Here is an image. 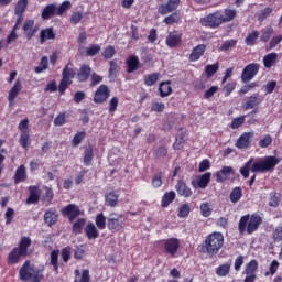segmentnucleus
Wrapping results in <instances>:
<instances>
[{
    "label": "nucleus",
    "mask_w": 282,
    "mask_h": 282,
    "mask_svg": "<svg viewBox=\"0 0 282 282\" xmlns=\"http://www.w3.org/2000/svg\"><path fill=\"white\" fill-rule=\"evenodd\" d=\"M29 0H19L14 8V14H25Z\"/></svg>",
    "instance_id": "nucleus-38"
},
{
    "label": "nucleus",
    "mask_w": 282,
    "mask_h": 282,
    "mask_svg": "<svg viewBox=\"0 0 282 282\" xmlns=\"http://www.w3.org/2000/svg\"><path fill=\"white\" fill-rule=\"evenodd\" d=\"M85 224H87V219L78 218L77 221L73 224L74 235H80V232H83V228H85Z\"/></svg>",
    "instance_id": "nucleus-37"
},
{
    "label": "nucleus",
    "mask_w": 282,
    "mask_h": 282,
    "mask_svg": "<svg viewBox=\"0 0 282 282\" xmlns=\"http://www.w3.org/2000/svg\"><path fill=\"white\" fill-rule=\"evenodd\" d=\"M257 39H259V31H253L245 39L246 45H254L257 43Z\"/></svg>",
    "instance_id": "nucleus-55"
},
{
    "label": "nucleus",
    "mask_w": 282,
    "mask_h": 282,
    "mask_svg": "<svg viewBox=\"0 0 282 282\" xmlns=\"http://www.w3.org/2000/svg\"><path fill=\"white\" fill-rule=\"evenodd\" d=\"M245 122H246V116L235 118L231 121V129H239V127H241V124H243Z\"/></svg>",
    "instance_id": "nucleus-61"
},
{
    "label": "nucleus",
    "mask_w": 282,
    "mask_h": 282,
    "mask_svg": "<svg viewBox=\"0 0 282 282\" xmlns=\"http://www.w3.org/2000/svg\"><path fill=\"white\" fill-rule=\"evenodd\" d=\"M254 138V132H245L237 140L236 147L237 149H248L250 147V139Z\"/></svg>",
    "instance_id": "nucleus-14"
},
{
    "label": "nucleus",
    "mask_w": 282,
    "mask_h": 282,
    "mask_svg": "<svg viewBox=\"0 0 282 282\" xmlns=\"http://www.w3.org/2000/svg\"><path fill=\"white\" fill-rule=\"evenodd\" d=\"M23 85L21 84V79L15 80L13 87L9 91V102H14V98L19 96Z\"/></svg>",
    "instance_id": "nucleus-23"
},
{
    "label": "nucleus",
    "mask_w": 282,
    "mask_h": 282,
    "mask_svg": "<svg viewBox=\"0 0 282 282\" xmlns=\"http://www.w3.org/2000/svg\"><path fill=\"white\" fill-rule=\"evenodd\" d=\"M72 80L68 79H64L62 77L59 85H58V91L61 94V96H63V94H65V91L67 90V87H69V85H72Z\"/></svg>",
    "instance_id": "nucleus-57"
},
{
    "label": "nucleus",
    "mask_w": 282,
    "mask_h": 282,
    "mask_svg": "<svg viewBox=\"0 0 282 282\" xmlns=\"http://www.w3.org/2000/svg\"><path fill=\"white\" fill-rule=\"evenodd\" d=\"M261 102H263V96L256 93L246 99L243 109H246V110L254 109V108L259 107Z\"/></svg>",
    "instance_id": "nucleus-11"
},
{
    "label": "nucleus",
    "mask_w": 282,
    "mask_h": 282,
    "mask_svg": "<svg viewBox=\"0 0 282 282\" xmlns=\"http://www.w3.org/2000/svg\"><path fill=\"white\" fill-rule=\"evenodd\" d=\"M253 162H254V159L251 158L245 164V166L240 167V174L242 175V177H245V180H247V177H250V171L252 173H265V170L263 169V161L258 163H253Z\"/></svg>",
    "instance_id": "nucleus-4"
},
{
    "label": "nucleus",
    "mask_w": 282,
    "mask_h": 282,
    "mask_svg": "<svg viewBox=\"0 0 282 282\" xmlns=\"http://www.w3.org/2000/svg\"><path fill=\"white\" fill-rule=\"evenodd\" d=\"M96 226L99 228V230H105L107 228V217H105V214L100 213L96 216Z\"/></svg>",
    "instance_id": "nucleus-44"
},
{
    "label": "nucleus",
    "mask_w": 282,
    "mask_h": 282,
    "mask_svg": "<svg viewBox=\"0 0 282 282\" xmlns=\"http://www.w3.org/2000/svg\"><path fill=\"white\" fill-rule=\"evenodd\" d=\"M224 246V235L220 232H214L210 234L203 245V249H205V252L207 254H217L219 250H221V247Z\"/></svg>",
    "instance_id": "nucleus-2"
},
{
    "label": "nucleus",
    "mask_w": 282,
    "mask_h": 282,
    "mask_svg": "<svg viewBox=\"0 0 282 282\" xmlns=\"http://www.w3.org/2000/svg\"><path fill=\"white\" fill-rule=\"evenodd\" d=\"M91 160H94V147L89 145L85 149L84 153V164L85 166H89L91 163Z\"/></svg>",
    "instance_id": "nucleus-42"
},
{
    "label": "nucleus",
    "mask_w": 282,
    "mask_h": 282,
    "mask_svg": "<svg viewBox=\"0 0 282 282\" xmlns=\"http://www.w3.org/2000/svg\"><path fill=\"white\" fill-rule=\"evenodd\" d=\"M109 96H111L109 86L100 85L95 91L94 102H96V105H102V102H107V100H109Z\"/></svg>",
    "instance_id": "nucleus-6"
},
{
    "label": "nucleus",
    "mask_w": 282,
    "mask_h": 282,
    "mask_svg": "<svg viewBox=\"0 0 282 282\" xmlns=\"http://www.w3.org/2000/svg\"><path fill=\"white\" fill-rule=\"evenodd\" d=\"M85 234L88 239H98L99 237L98 228H96V225H94V223L87 224L85 228Z\"/></svg>",
    "instance_id": "nucleus-29"
},
{
    "label": "nucleus",
    "mask_w": 282,
    "mask_h": 282,
    "mask_svg": "<svg viewBox=\"0 0 282 282\" xmlns=\"http://www.w3.org/2000/svg\"><path fill=\"white\" fill-rule=\"evenodd\" d=\"M100 52V45L93 44L86 50V56H96Z\"/></svg>",
    "instance_id": "nucleus-63"
},
{
    "label": "nucleus",
    "mask_w": 282,
    "mask_h": 282,
    "mask_svg": "<svg viewBox=\"0 0 282 282\" xmlns=\"http://www.w3.org/2000/svg\"><path fill=\"white\" fill-rule=\"evenodd\" d=\"M178 6H180V0H169L166 4H161L159 7V12L160 14H169L170 12L177 10Z\"/></svg>",
    "instance_id": "nucleus-17"
},
{
    "label": "nucleus",
    "mask_w": 282,
    "mask_h": 282,
    "mask_svg": "<svg viewBox=\"0 0 282 282\" xmlns=\"http://www.w3.org/2000/svg\"><path fill=\"white\" fill-rule=\"evenodd\" d=\"M54 14H56V4H47L42 11V19L47 21V19H50V17H54Z\"/></svg>",
    "instance_id": "nucleus-36"
},
{
    "label": "nucleus",
    "mask_w": 282,
    "mask_h": 282,
    "mask_svg": "<svg viewBox=\"0 0 282 282\" xmlns=\"http://www.w3.org/2000/svg\"><path fill=\"white\" fill-rule=\"evenodd\" d=\"M44 221L47 226H54L58 221V215L54 209H48L44 214Z\"/></svg>",
    "instance_id": "nucleus-26"
},
{
    "label": "nucleus",
    "mask_w": 282,
    "mask_h": 282,
    "mask_svg": "<svg viewBox=\"0 0 282 282\" xmlns=\"http://www.w3.org/2000/svg\"><path fill=\"white\" fill-rule=\"evenodd\" d=\"M72 8V2L69 1H64L58 8L55 9V14L57 17H63L67 10Z\"/></svg>",
    "instance_id": "nucleus-46"
},
{
    "label": "nucleus",
    "mask_w": 282,
    "mask_h": 282,
    "mask_svg": "<svg viewBox=\"0 0 282 282\" xmlns=\"http://www.w3.org/2000/svg\"><path fill=\"white\" fill-rule=\"evenodd\" d=\"M109 65H110L109 78H116V76L118 75V72L120 70L118 63L116 61H110Z\"/></svg>",
    "instance_id": "nucleus-53"
},
{
    "label": "nucleus",
    "mask_w": 282,
    "mask_h": 282,
    "mask_svg": "<svg viewBox=\"0 0 282 282\" xmlns=\"http://www.w3.org/2000/svg\"><path fill=\"white\" fill-rule=\"evenodd\" d=\"M20 144L23 149L30 147V132L22 130V133L20 135Z\"/></svg>",
    "instance_id": "nucleus-51"
},
{
    "label": "nucleus",
    "mask_w": 282,
    "mask_h": 282,
    "mask_svg": "<svg viewBox=\"0 0 282 282\" xmlns=\"http://www.w3.org/2000/svg\"><path fill=\"white\" fill-rule=\"evenodd\" d=\"M105 199L107 206H110L111 208H116V206H118V194H116V192L106 194Z\"/></svg>",
    "instance_id": "nucleus-35"
},
{
    "label": "nucleus",
    "mask_w": 282,
    "mask_h": 282,
    "mask_svg": "<svg viewBox=\"0 0 282 282\" xmlns=\"http://www.w3.org/2000/svg\"><path fill=\"white\" fill-rule=\"evenodd\" d=\"M102 56L106 59L113 58V56H116V48L113 46L106 47L102 53Z\"/></svg>",
    "instance_id": "nucleus-62"
},
{
    "label": "nucleus",
    "mask_w": 282,
    "mask_h": 282,
    "mask_svg": "<svg viewBox=\"0 0 282 282\" xmlns=\"http://www.w3.org/2000/svg\"><path fill=\"white\" fill-rule=\"evenodd\" d=\"M212 175L213 174L210 172H207L203 175L197 176L192 181V186H194L195 188H206L208 184H210Z\"/></svg>",
    "instance_id": "nucleus-9"
},
{
    "label": "nucleus",
    "mask_w": 282,
    "mask_h": 282,
    "mask_svg": "<svg viewBox=\"0 0 282 282\" xmlns=\"http://www.w3.org/2000/svg\"><path fill=\"white\" fill-rule=\"evenodd\" d=\"M164 249L167 252V254H171V257H175V254H177V250H180V239H167L164 243Z\"/></svg>",
    "instance_id": "nucleus-12"
},
{
    "label": "nucleus",
    "mask_w": 282,
    "mask_h": 282,
    "mask_svg": "<svg viewBox=\"0 0 282 282\" xmlns=\"http://www.w3.org/2000/svg\"><path fill=\"white\" fill-rule=\"evenodd\" d=\"M186 142V132H182L174 142V149L180 151V149H184V144Z\"/></svg>",
    "instance_id": "nucleus-48"
},
{
    "label": "nucleus",
    "mask_w": 282,
    "mask_h": 282,
    "mask_svg": "<svg viewBox=\"0 0 282 282\" xmlns=\"http://www.w3.org/2000/svg\"><path fill=\"white\" fill-rule=\"evenodd\" d=\"M175 188L176 193H178V195H182L183 197H191V195H193V191H191V188L186 186V183H184V181H178Z\"/></svg>",
    "instance_id": "nucleus-20"
},
{
    "label": "nucleus",
    "mask_w": 282,
    "mask_h": 282,
    "mask_svg": "<svg viewBox=\"0 0 282 282\" xmlns=\"http://www.w3.org/2000/svg\"><path fill=\"white\" fill-rule=\"evenodd\" d=\"M276 58H279V54L270 53L263 57V65L267 69H270L274 63H276Z\"/></svg>",
    "instance_id": "nucleus-34"
},
{
    "label": "nucleus",
    "mask_w": 282,
    "mask_h": 282,
    "mask_svg": "<svg viewBox=\"0 0 282 282\" xmlns=\"http://www.w3.org/2000/svg\"><path fill=\"white\" fill-rule=\"evenodd\" d=\"M62 215L64 217H68V220L72 224V221H74L76 217H80V215H83V212H80V208H78L77 205L69 204L66 207L62 208Z\"/></svg>",
    "instance_id": "nucleus-8"
},
{
    "label": "nucleus",
    "mask_w": 282,
    "mask_h": 282,
    "mask_svg": "<svg viewBox=\"0 0 282 282\" xmlns=\"http://www.w3.org/2000/svg\"><path fill=\"white\" fill-rule=\"evenodd\" d=\"M279 204H281V194H276L275 192L271 193L269 206H271V208H278Z\"/></svg>",
    "instance_id": "nucleus-45"
},
{
    "label": "nucleus",
    "mask_w": 282,
    "mask_h": 282,
    "mask_svg": "<svg viewBox=\"0 0 282 282\" xmlns=\"http://www.w3.org/2000/svg\"><path fill=\"white\" fill-rule=\"evenodd\" d=\"M279 164V159L275 156H268L264 161H262V166L264 171H272L274 166Z\"/></svg>",
    "instance_id": "nucleus-31"
},
{
    "label": "nucleus",
    "mask_w": 282,
    "mask_h": 282,
    "mask_svg": "<svg viewBox=\"0 0 282 282\" xmlns=\"http://www.w3.org/2000/svg\"><path fill=\"white\" fill-rule=\"evenodd\" d=\"M22 30L28 41H32V37L39 32V26H34V20H26Z\"/></svg>",
    "instance_id": "nucleus-10"
},
{
    "label": "nucleus",
    "mask_w": 282,
    "mask_h": 282,
    "mask_svg": "<svg viewBox=\"0 0 282 282\" xmlns=\"http://www.w3.org/2000/svg\"><path fill=\"white\" fill-rule=\"evenodd\" d=\"M204 52H206V46L204 44L197 45L196 47L193 48L189 55V61L192 62L199 61V58L204 56Z\"/></svg>",
    "instance_id": "nucleus-19"
},
{
    "label": "nucleus",
    "mask_w": 282,
    "mask_h": 282,
    "mask_svg": "<svg viewBox=\"0 0 282 282\" xmlns=\"http://www.w3.org/2000/svg\"><path fill=\"white\" fill-rule=\"evenodd\" d=\"M51 265H53L55 272H58V250L51 252Z\"/></svg>",
    "instance_id": "nucleus-56"
},
{
    "label": "nucleus",
    "mask_w": 282,
    "mask_h": 282,
    "mask_svg": "<svg viewBox=\"0 0 282 282\" xmlns=\"http://www.w3.org/2000/svg\"><path fill=\"white\" fill-rule=\"evenodd\" d=\"M76 76V72L74 68L69 67V63L64 67L63 73H62V78L64 80H72Z\"/></svg>",
    "instance_id": "nucleus-39"
},
{
    "label": "nucleus",
    "mask_w": 282,
    "mask_h": 282,
    "mask_svg": "<svg viewBox=\"0 0 282 282\" xmlns=\"http://www.w3.org/2000/svg\"><path fill=\"white\" fill-rule=\"evenodd\" d=\"M29 193H30V196L26 199V204H39V199L41 197V194L39 193V187L30 186Z\"/></svg>",
    "instance_id": "nucleus-25"
},
{
    "label": "nucleus",
    "mask_w": 282,
    "mask_h": 282,
    "mask_svg": "<svg viewBox=\"0 0 282 282\" xmlns=\"http://www.w3.org/2000/svg\"><path fill=\"white\" fill-rule=\"evenodd\" d=\"M91 76V67L87 64H83L77 73V79L79 83H87Z\"/></svg>",
    "instance_id": "nucleus-15"
},
{
    "label": "nucleus",
    "mask_w": 282,
    "mask_h": 282,
    "mask_svg": "<svg viewBox=\"0 0 282 282\" xmlns=\"http://www.w3.org/2000/svg\"><path fill=\"white\" fill-rule=\"evenodd\" d=\"M86 137H87V132L85 131L77 132L72 140V147H75V148L78 147L80 142L85 140Z\"/></svg>",
    "instance_id": "nucleus-49"
},
{
    "label": "nucleus",
    "mask_w": 282,
    "mask_h": 282,
    "mask_svg": "<svg viewBox=\"0 0 282 282\" xmlns=\"http://www.w3.org/2000/svg\"><path fill=\"white\" fill-rule=\"evenodd\" d=\"M217 72H219V63H216L213 65H207L205 68V74H206L207 78H213V76H215V74H217Z\"/></svg>",
    "instance_id": "nucleus-47"
},
{
    "label": "nucleus",
    "mask_w": 282,
    "mask_h": 282,
    "mask_svg": "<svg viewBox=\"0 0 282 282\" xmlns=\"http://www.w3.org/2000/svg\"><path fill=\"white\" fill-rule=\"evenodd\" d=\"M230 268H231V264L228 263V262L224 263V264H220L216 269L217 276H228V274H230Z\"/></svg>",
    "instance_id": "nucleus-40"
},
{
    "label": "nucleus",
    "mask_w": 282,
    "mask_h": 282,
    "mask_svg": "<svg viewBox=\"0 0 282 282\" xmlns=\"http://www.w3.org/2000/svg\"><path fill=\"white\" fill-rule=\"evenodd\" d=\"M257 270H259V262H257V260H251L246 265L245 274H257Z\"/></svg>",
    "instance_id": "nucleus-43"
},
{
    "label": "nucleus",
    "mask_w": 282,
    "mask_h": 282,
    "mask_svg": "<svg viewBox=\"0 0 282 282\" xmlns=\"http://www.w3.org/2000/svg\"><path fill=\"white\" fill-rule=\"evenodd\" d=\"M234 47H237V40H228L223 43L220 46V52H228L229 50H232Z\"/></svg>",
    "instance_id": "nucleus-52"
},
{
    "label": "nucleus",
    "mask_w": 282,
    "mask_h": 282,
    "mask_svg": "<svg viewBox=\"0 0 282 282\" xmlns=\"http://www.w3.org/2000/svg\"><path fill=\"white\" fill-rule=\"evenodd\" d=\"M189 214H191V205L189 204H184L180 207L178 217H181V218L188 217Z\"/></svg>",
    "instance_id": "nucleus-59"
},
{
    "label": "nucleus",
    "mask_w": 282,
    "mask_h": 282,
    "mask_svg": "<svg viewBox=\"0 0 282 282\" xmlns=\"http://www.w3.org/2000/svg\"><path fill=\"white\" fill-rule=\"evenodd\" d=\"M28 178V173L25 172V165H20L14 174V184H19L21 182H25Z\"/></svg>",
    "instance_id": "nucleus-28"
},
{
    "label": "nucleus",
    "mask_w": 282,
    "mask_h": 282,
    "mask_svg": "<svg viewBox=\"0 0 282 282\" xmlns=\"http://www.w3.org/2000/svg\"><path fill=\"white\" fill-rule=\"evenodd\" d=\"M230 175H235V170L231 166H223V169L216 173V182H226Z\"/></svg>",
    "instance_id": "nucleus-16"
},
{
    "label": "nucleus",
    "mask_w": 282,
    "mask_h": 282,
    "mask_svg": "<svg viewBox=\"0 0 282 282\" xmlns=\"http://www.w3.org/2000/svg\"><path fill=\"white\" fill-rule=\"evenodd\" d=\"M237 17V11L235 9H225L224 14H221L223 23H230L235 21Z\"/></svg>",
    "instance_id": "nucleus-33"
},
{
    "label": "nucleus",
    "mask_w": 282,
    "mask_h": 282,
    "mask_svg": "<svg viewBox=\"0 0 282 282\" xmlns=\"http://www.w3.org/2000/svg\"><path fill=\"white\" fill-rule=\"evenodd\" d=\"M259 67H261L258 63H251L247 65L241 73V82L250 83L252 78H254L256 74H259Z\"/></svg>",
    "instance_id": "nucleus-7"
},
{
    "label": "nucleus",
    "mask_w": 282,
    "mask_h": 282,
    "mask_svg": "<svg viewBox=\"0 0 282 282\" xmlns=\"http://www.w3.org/2000/svg\"><path fill=\"white\" fill-rule=\"evenodd\" d=\"M124 221H127V219L122 214L111 213L107 218V228L111 230V232H118L127 226Z\"/></svg>",
    "instance_id": "nucleus-3"
},
{
    "label": "nucleus",
    "mask_w": 282,
    "mask_h": 282,
    "mask_svg": "<svg viewBox=\"0 0 282 282\" xmlns=\"http://www.w3.org/2000/svg\"><path fill=\"white\" fill-rule=\"evenodd\" d=\"M200 23L205 28H219V25L224 23L221 12L216 11L214 13L208 14L207 17L200 19Z\"/></svg>",
    "instance_id": "nucleus-5"
},
{
    "label": "nucleus",
    "mask_w": 282,
    "mask_h": 282,
    "mask_svg": "<svg viewBox=\"0 0 282 282\" xmlns=\"http://www.w3.org/2000/svg\"><path fill=\"white\" fill-rule=\"evenodd\" d=\"M34 269H32V265L30 264V261H25L24 264L20 269V279L22 281H30L33 276Z\"/></svg>",
    "instance_id": "nucleus-13"
},
{
    "label": "nucleus",
    "mask_w": 282,
    "mask_h": 282,
    "mask_svg": "<svg viewBox=\"0 0 282 282\" xmlns=\"http://www.w3.org/2000/svg\"><path fill=\"white\" fill-rule=\"evenodd\" d=\"M242 195L243 192L241 191V187H235L229 195V199L232 204H237V202L241 199Z\"/></svg>",
    "instance_id": "nucleus-41"
},
{
    "label": "nucleus",
    "mask_w": 282,
    "mask_h": 282,
    "mask_svg": "<svg viewBox=\"0 0 282 282\" xmlns=\"http://www.w3.org/2000/svg\"><path fill=\"white\" fill-rule=\"evenodd\" d=\"M175 200V193L173 191L166 192L161 200L162 208H169V205L173 204Z\"/></svg>",
    "instance_id": "nucleus-30"
},
{
    "label": "nucleus",
    "mask_w": 282,
    "mask_h": 282,
    "mask_svg": "<svg viewBox=\"0 0 282 282\" xmlns=\"http://www.w3.org/2000/svg\"><path fill=\"white\" fill-rule=\"evenodd\" d=\"M282 41V35L273 36L269 43V50H274L275 46L279 45Z\"/></svg>",
    "instance_id": "nucleus-64"
},
{
    "label": "nucleus",
    "mask_w": 282,
    "mask_h": 282,
    "mask_svg": "<svg viewBox=\"0 0 282 282\" xmlns=\"http://www.w3.org/2000/svg\"><path fill=\"white\" fill-rule=\"evenodd\" d=\"M41 43H45L47 40H54L56 39V34H54V29L48 28L44 29L40 33Z\"/></svg>",
    "instance_id": "nucleus-32"
},
{
    "label": "nucleus",
    "mask_w": 282,
    "mask_h": 282,
    "mask_svg": "<svg viewBox=\"0 0 282 282\" xmlns=\"http://www.w3.org/2000/svg\"><path fill=\"white\" fill-rule=\"evenodd\" d=\"M181 44H182V36H180V34L173 32L167 35L166 45L169 47H177Z\"/></svg>",
    "instance_id": "nucleus-21"
},
{
    "label": "nucleus",
    "mask_w": 282,
    "mask_h": 282,
    "mask_svg": "<svg viewBox=\"0 0 282 282\" xmlns=\"http://www.w3.org/2000/svg\"><path fill=\"white\" fill-rule=\"evenodd\" d=\"M21 257H23V253L19 251V248H13L8 256V265H14V263H19V261H21Z\"/></svg>",
    "instance_id": "nucleus-22"
},
{
    "label": "nucleus",
    "mask_w": 282,
    "mask_h": 282,
    "mask_svg": "<svg viewBox=\"0 0 282 282\" xmlns=\"http://www.w3.org/2000/svg\"><path fill=\"white\" fill-rule=\"evenodd\" d=\"M32 246V239L30 237H22L18 247V250L22 253L23 257L30 254L28 248Z\"/></svg>",
    "instance_id": "nucleus-18"
},
{
    "label": "nucleus",
    "mask_w": 282,
    "mask_h": 282,
    "mask_svg": "<svg viewBox=\"0 0 282 282\" xmlns=\"http://www.w3.org/2000/svg\"><path fill=\"white\" fill-rule=\"evenodd\" d=\"M159 91L161 98H166V96H171L173 93V88H171V80L162 82L159 86Z\"/></svg>",
    "instance_id": "nucleus-27"
},
{
    "label": "nucleus",
    "mask_w": 282,
    "mask_h": 282,
    "mask_svg": "<svg viewBox=\"0 0 282 282\" xmlns=\"http://www.w3.org/2000/svg\"><path fill=\"white\" fill-rule=\"evenodd\" d=\"M200 213L203 217H210V214L213 213V209L210 208V204L208 203L200 204Z\"/></svg>",
    "instance_id": "nucleus-60"
},
{
    "label": "nucleus",
    "mask_w": 282,
    "mask_h": 282,
    "mask_svg": "<svg viewBox=\"0 0 282 282\" xmlns=\"http://www.w3.org/2000/svg\"><path fill=\"white\" fill-rule=\"evenodd\" d=\"M263 223V218L259 216V214L253 215H245L240 218L238 230L240 235H243V232H248V235H252V232L259 230V226Z\"/></svg>",
    "instance_id": "nucleus-1"
},
{
    "label": "nucleus",
    "mask_w": 282,
    "mask_h": 282,
    "mask_svg": "<svg viewBox=\"0 0 282 282\" xmlns=\"http://www.w3.org/2000/svg\"><path fill=\"white\" fill-rule=\"evenodd\" d=\"M272 34H274V29L272 28L265 29V31L260 36V41H262V43H268L272 37Z\"/></svg>",
    "instance_id": "nucleus-58"
},
{
    "label": "nucleus",
    "mask_w": 282,
    "mask_h": 282,
    "mask_svg": "<svg viewBox=\"0 0 282 282\" xmlns=\"http://www.w3.org/2000/svg\"><path fill=\"white\" fill-rule=\"evenodd\" d=\"M48 67V61L47 57H42L41 63L37 67L34 68L35 74H42V72H45Z\"/></svg>",
    "instance_id": "nucleus-54"
},
{
    "label": "nucleus",
    "mask_w": 282,
    "mask_h": 282,
    "mask_svg": "<svg viewBox=\"0 0 282 282\" xmlns=\"http://www.w3.org/2000/svg\"><path fill=\"white\" fill-rule=\"evenodd\" d=\"M126 65L128 66V74H133L140 65V59H138V56L132 55L127 59Z\"/></svg>",
    "instance_id": "nucleus-24"
},
{
    "label": "nucleus",
    "mask_w": 282,
    "mask_h": 282,
    "mask_svg": "<svg viewBox=\"0 0 282 282\" xmlns=\"http://www.w3.org/2000/svg\"><path fill=\"white\" fill-rule=\"evenodd\" d=\"M159 79H160L159 73L150 74L148 77H145L144 85H147L148 87H151V86L155 85Z\"/></svg>",
    "instance_id": "nucleus-50"
}]
</instances>
